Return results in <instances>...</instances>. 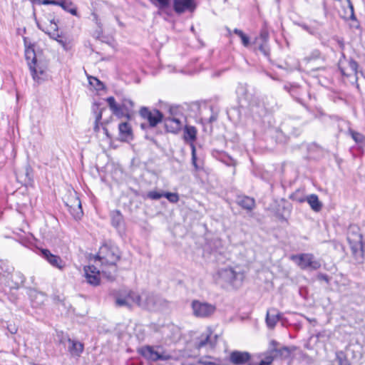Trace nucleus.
I'll list each match as a JSON object with an SVG mask.
<instances>
[{
  "mask_svg": "<svg viewBox=\"0 0 365 365\" xmlns=\"http://www.w3.org/2000/svg\"><path fill=\"white\" fill-rule=\"evenodd\" d=\"M292 350L287 346H284L278 350L275 354H278L282 358H288L291 354Z\"/></svg>",
  "mask_w": 365,
  "mask_h": 365,
  "instance_id": "72a5a7b5",
  "label": "nucleus"
},
{
  "mask_svg": "<svg viewBox=\"0 0 365 365\" xmlns=\"http://www.w3.org/2000/svg\"><path fill=\"white\" fill-rule=\"evenodd\" d=\"M56 3L52 4L53 5H58L62 7L65 11L71 13L73 15H77V9L75 6L71 1H54Z\"/></svg>",
  "mask_w": 365,
  "mask_h": 365,
  "instance_id": "412c9836",
  "label": "nucleus"
},
{
  "mask_svg": "<svg viewBox=\"0 0 365 365\" xmlns=\"http://www.w3.org/2000/svg\"><path fill=\"white\" fill-rule=\"evenodd\" d=\"M235 34H236L241 38L242 43L245 46H247L249 44V38L245 36L243 32L238 29L234 30Z\"/></svg>",
  "mask_w": 365,
  "mask_h": 365,
  "instance_id": "f704fd0d",
  "label": "nucleus"
},
{
  "mask_svg": "<svg viewBox=\"0 0 365 365\" xmlns=\"http://www.w3.org/2000/svg\"><path fill=\"white\" fill-rule=\"evenodd\" d=\"M237 94L240 98H245L247 96V85L240 83L237 88Z\"/></svg>",
  "mask_w": 365,
  "mask_h": 365,
  "instance_id": "cd10ccee",
  "label": "nucleus"
},
{
  "mask_svg": "<svg viewBox=\"0 0 365 365\" xmlns=\"http://www.w3.org/2000/svg\"><path fill=\"white\" fill-rule=\"evenodd\" d=\"M161 304V299L153 293L149 292H143L140 293L139 301L140 307L155 311L160 307Z\"/></svg>",
  "mask_w": 365,
  "mask_h": 365,
  "instance_id": "6e6552de",
  "label": "nucleus"
},
{
  "mask_svg": "<svg viewBox=\"0 0 365 365\" xmlns=\"http://www.w3.org/2000/svg\"><path fill=\"white\" fill-rule=\"evenodd\" d=\"M263 40L265 41L267 38V34L264 33L262 35Z\"/></svg>",
  "mask_w": 365,
  "mask_h": 365,
  "instance_id": "8fccbe9b",
  "label": "nucleus"
},
{
  "mask_svg": "<svg viewBox=\"0 0 365 365\" xmlns=\"http://www.w3.org/2000/svg\"><path fill=\"white\" fill-rule=\"evenodd\" d=\"M147 196L148 198L152 200H158L164 196V192H159L155 190H151L148 192Z\"/></svg>",
  "mask_w": 365,
  "mask_h": 365,
  "instance_id": "c9c22d12",
  "label": "nucleus"
},
{
  "mask_svg": "<svg viewBox=\"0 0 365 365\" xmlns=\"http://www.w3.org/2000/svg\"><path fill=\"white\" fill-rule=\"evenodd\" d=\"M123 222V216L119 211H114L112 213V225L118 228Z\"/></svg>",
  "mask_w": 365,
  "mask_h": 365,
  "instance_id": "a878e982",
  "label": "nucleus"
},
{
  "mask_svg": "<svg viewBox=\"0 0 365 365\" xmlns=\"http://www.w3.org/2000/svg\"><path fill=\"white\" fill-rule=\"evenodd\" d=\"M169 202L175 203L179 200V196L175 192H164V196Z\"/></svg>",
  "mask_w": 365,
  "mask_h": 365,
  "instance_id": "473e14b6",
  "label": "nucleus"
},
{
  "mask_svg": "<svg viewBox=\"0 0 365 365\" xmlns=\"http://www.w3.org/2000/svg\"><path fill=\"white\" fill-rule=\"evenodd\" d=\"M169 111H170V116H168V118L169 119H170L173 122L175 123L176 124H182L181 118L176 113L177 108H170Z\"/></svg>",
  "mask_w": 365,
  "mask_h": 365,
  "instance_id": "c756f323",
  "label": "nucleus"
},
{
  "mask_svg": "<svg viewBox=\"0 0 365 365\" xmlns=\"http://www.w3.org/2000/svg\"><path fill=\"white\" fill-rule=\"evenodd\" d=\"M246 270L240 265L227 266L218 269L212 275L215 284L225 289L240 287L245 278Z\"/></svg>",
  "mask_w": 365,
  "mask_h": 365,
  "instance_id": "f257e3e1",
  "label": "nucleus"
},
{
  "mask_svg": "<svg viewBox=\"0 0 365 365\" xmlns=\"http://www.w3.org/2000/svg\"><path fill=\"white\" fill-rule=\"evenodd\" d=\"M34 4H45L47 5L48 4H55L56 2L53 0H31Z\"/></svg>",
  "mask_w": 365,
  "mask_h": 365,
  "instance_id": "a19ab883",
  "label": "nucleus"
},
{
  "mask_svg": "<svg viewBox=\"0 0 365 365\" xmlns=\"http://www.w3.org/2000/svg\"><path fill=\"white\" fill-rule=\"evenodd\" d=\"M37 295L41 298H44V295L42 293H38Z\"/></svg>",
  "mask_w": 365,
  "mask_h": 365,
  "instance_id": "3c124183",
  "label": "nucleus"
},
{
  "mask_svg": "<svg viewBox=\"0 0 365 365\" xmlns=\"http://www.w3.org/2000/svg\"><path fill=\"white\" fill-rule=\"evenodd\" d=\"M259 49L265 56H268L269 55V50H268V48H267V45L265 43L261 45L260 47H259Z\"/></svg>",
  "mask_w": 365,
  "mask_h": 365,
  "instance_id": "a18cd8bd",
  "label": "nucleus"
},
{
  "mask_svg": "<svg viewBox=\"0 0 365 365\" xmlns=\"http://www.w3.org/2000/svg\"><path fill=\"white\" fill-rule=\"evenodd\" d=\"M155 4L160 8V9H164L169 5L170 0H154Z\"/></svg>",
  "mask_w": 365,
  "mask_h": 365,
  "instance_id": "58836bf2",
  "label": "nucleus"
},
{
  "mask_svg": "<svg viewBox=\"0 0 365 365\" xmlns=\"http://www.w3.org/2000/svg\"><path fill=\"white\" fill-rule=\"evenodd\" d=\"M89 83L94 87L96 90L100 91L103 88V84L96 77H89Z\"/></svg>",
  "mask_w": 365,
  "mask_h": 365,
  "instance_id": "2f4dec72",
  "label": "nucleus"
},
{
  "mask_svg": "<svg viewBox=\"0 0 365 365\" xmlns=\"http://www.w3.org/2000/svg\"><path fill=\"white\" fill-rule=\"evenodd\" d=\"M83 349L84 346L81 342L68 339V351L73 356H80Z\"/></svg>",
  "mask_w": 365,
  "mask_h": 365,
  "instance_id": "a211bd4d",
  "label": "nucleus"
},
{
  "mask_svg": "<svg viewBox=\"0 0 365 365\" xmlns=\"http://www.w3.org/2000/svg\"><path fill=\"white\" fill-rule=\"evenodd\" d=\"M191 148H192V164L195 166V168L196 169H197L198 167H197V163H196V150H195V146H194V145L192 143L191 144Z\"/></svg>",
  "mask_w": 365,
  "mask_h": 365,
  "instance_id": "79ce46f5",
  "label": "nucleus"
},
{
  "mask_svg": "<svg viewBox=\"0 0 365 365\" xmlns=\"http://www.w3.org/2000/svg\"><path fill=\"white\" fill-rule=\"evenodd\" d=\"M101 272H102L103 273H105V272H106V271H105L103 269H102Z\"/></svg>",
  "mask_w": 365,
  "mask_h": 365,
  "instance_id": "603ef678",
  "label": "nucleus"
},
{
  "mask_svg": "<svg viewBox=\"0 0 365 365\" xmlns=\"http://www.w3.org/2000/svg\"><path fill=\"white\" fill-rule=\"evenodd\" d=\"M41 253L42 257L53 267L62 270L66 267L65 262L59 256L53 255L48 250L43 249Z\"/></svg>",
  "mask_w": 365,
  "mask_h": 365,
  "instance_id": "4468645a",
  "label": "nucleus"
},
{
  "mask_svg": "<svg viewBox=\"0 0 365 365\" xmlns=\"http://www.w3.org/2000/svg\"><path fill=\"white\" fill-rule=\"evenodd\" d=\"M142 118L147 120L151 127H155L163 120V114L158 110H150L143 107L140 110Z\"/></svg>",
  "mask_w": 365,
  "mask_h": 365,
  "instance_id": "9b49d317",
  "label": "nucleus"
},
{
  "mask_svg": "<svg viewBox=\"0 0 365 365\" xmlns=\"http://www.w3.org/2000/svg\"><path fill=\"white\" fill-rule=\"evenodd\" d=\"M306 200L314 211L319 212L322 210V203L319 201L317 195L312 194L308 195Z\"/></svg>",
  "mask_w": 365,
  "mask_h": 365,
  "instance_id": "aec40b11",
  "label": "nucleus"
},
{
  "mask_svg": "<svg viewBox=\"0 0 365 365\" xmlns=\"http://www.w3.org/2000/svg\"><path fill=\"white\" fill-rule=\"evenodd\" d=\"M140 353L145 358L153 361H166L170 359V354L160 346H147L141 349Z\"/></svg>",
  "mask_w": 365,
  "mask_h": 365,
  "instance_id": "0eeeda50",
  "label": "nucleus"
},
{
  "mask_svg": "<svg viewBox=\"0 0 365 365\" xmlns=\"http://www.w3.org/2000/svg\"><path fill=\"white\" fill-rule=\"evenodd\" d=\"M277 341H276L275 340H271L269 341V350L267 351V352H272V354L274 355V354L278 351V350L279 349L277 348Z\"/></svg>",
  "mask_w": 365,
  "mask_h": 365,
  "instance_id": "ea45409f",
  "label": "nucleus"
},
{
  "mask_svg": "<svg viewBox=\"0 0 365 365\" xmlns=\"http://www.w3.org/2000/svg\"><path fill=\"white\" fill-rule=\"evenodd\" d=\"M106 101L113 113L118 117L128 113L134 106L133 102L129 99H125L121 105L117 104L113 97H109Z\"/></svg>",
  "mask_w": 365,
  "mask_h": 365,
  "instance_id": "1a4fd4ad",
  "label": "nucleus"
},
{
  "mask_svg": "<svg viewBox=\"0 0 365 365\" xmlns=\"http://www.w3.org/2000/svg\"><path fill=\"white\" fill-rule=\"evenodd\" d=\"M346 1L348 3V6H349V11H350V18L351 19H354L355 16H354V6L351 2V0H346Z\"/></svg>",
  "mask_w": 365,
  "mask_h": 365,
  "instance_id": "37998d69",
  "label": "nucleus"
},
{
  "mask_svg": "<svg viewBox=\"0 0 365 365\" xmlns=\"http://www.w3.org/2000/svg\"><path fill=\"white\" fill-rule=\"evenodd\" d=\"M7 329H8L9 331L12 334H16L18 330L17 327H16L15 324H9L7 326Z\"/></svg>",
  "mask_w": 365,
  "mask_h": 365,
  "instance_id": "c03bdc74",
  "label": "nucleus"
},
{
  "mask_svg": "<svg viewBox=\"0 0 365 365\" xmlns=\"http://www.w3.org/2000/svg\"><path fill=\"white\" fill-rule=\"evenodd\" d=\"M348 242L355 257L363 256L362 235L357 227H351L348 232Z\"/></svg>",
  "mask_w": 365,
  "mask_h": 365,
  "instance_id": "39448f33",
  "label": "nucleus"
},
{
  "mask_svg": "<svg viewBox=\"0 0 365 365\" xmlns=\"http://www.w3.org/2000/svg\"><path fill=\"white\" fill-rule=\"evenodd\" d=\"M197 130L194 126H186L184 138L185 140L193 142L196 139Z\"/></svg>",
  "mask_w": 365,
  "mask_h": 365,
  "instance_id": "b1692460",
  "label": "nucleus"
},
{
  "mask_svg": "<svg viewBox=\"0 0 365 365\" xmlns=\"http://www.w3.org/2000/svg\"><path fill=\"white\" fill-rule=\"evenodd\" d=\"M84 277L88 284L93 286H97L100 284V272L94 265H88L84 267Z\"/></svg>",
  "mask_w": 365,
  "mask_h": 365,
  "instance_id": "ddd939ff",
  "label": "nucleus"
},
{
  "mask_svg": "<svg viewBox=\"0 0 365 365\" xmlns=\"http://www.w3.org/2000/svg\"><path fill=\"white\" fill-rule=\"evenodd\" d=\"M25 57L30 74L36 85H40L49 79L47 63L38 58L33 47L29 46L25 49Z\"/></svg>",
  "mask_w": 365,
  "mask_h": 365,
  "instance_id": "f03ea898",
  "label": "nucleus"
},
{
  "mask_svg": "<svg viewBox=\"0 0 365 365\" xmlns=\"http://www.w3.org/2000/svg\"><path fill=\"white\" fill-rule=\"evenodd\" d=\"M210 333H205L202 334L200 341L197 342V348L200 349L210 344Z\"/></svg>",
  "mask_w": 365,
  "mask_h": 365,
  "instance_id": "7c9ffc66",
  "label": "nucleus"
},
{
  "mask_svg": "<svg viewBox=\"0 0 365 365\" xmlns=\"http://www.w3.org/2000/svg\"><path fill=\"white\" fill-rule=\"evenodd\" d=\"M336 359L338 362V365H350L346 354L341 351L336 352Z\"/></svg>",
  "mask_w": 365,
  "mask_h": 365,
  "instance_id": "bb28decb",
  "label": "nucleus"
},
{
  "mask_svg": "<svg viewBox=\"0 0 365 365\" xmlns=\"http://www.w3.org/2000/svg\"><path fill=\"white\" fill-rule=\"evenodd\" d=\"M196 8L194 0H173L174 11L178 14H182L186 11L192 12Z\"/></svg>",
  "mask_w": 365,
  "mask_h": 365,
  "instance_id": "2eb2a0df",
  "label": "nucleus"
},
{
  "mask_svg": "<svg viewBox=\"0 0 365 365\" xmlns=\"http://www.w3.org/2000/svg\"><path fill=\"white\" fill-rule=\"evenodd\" d=\"M191 307L193 314L199 318L210 317L216 311L215 305L200 300L192 301Z\"/></svg>",
  "mask_w": 365,
  "mask_h": 365,
  "instance_id": "423d86ee",
  "label": "nucleus"
},
{
  "mask_svg": "<svg viewBox=\"0 0 365 365\" xmlns=\"http://www.w3.org/2000/svg\"><path fill=\"white\" fill-rule=\"evenodd\" d=\"M250 199L249 197H244L242 199H239L238 204L242 207L250 210Z\"/></svg>",
  "mask_w": 365,
  "mask_h": 365,
  "instance_id": "e433bc0d",
  "label": "nucleus"
},
{
  "mask_svg": "<svg viewBox=\"0 0 365 365\" xmlns=\"http://www.w3.org/2000/svg\"><path fill=\"white\" fill-rule=\"evenodd\" d=\"M76 202L77 207L76 209L71 210V212L76 219H79L83 215L81 203L78 198L76 199Z\"/></svg>",
  "mask_w": 365,
  "mask_h": 365,
  "instance_id": "c85d7f7f",
  "label": "nucleus"
},
{
  "mask_svg": "<svg viewBox=\"0 0 365 365\" xmlns=\"http://www.w3.org/2000/svg\"><path fill=\"white\" fill-rule=\"evenodd\" d=\"M50 26H51V31H53V34H51L50 32L48 33L51 36L56 40L61 45H62L63 47L66 46V43L61 39V36L58 34V33H55L56 31H57V29H58V26H57V24L54 22V21H51L50 22Z\"/></svg>",
  "mask_w": 365,
  "mask_h": 365,
  "instance_id": "393cba45",
  "label": "nucleus"
},
{
  "mask_svg": "<svg viewBox=\"0 0 365 365\" xmlns=\"http://www.w3.org/2000/svg\"><path fill=\"white\" fill-rule=\"evenodd\" d=\"M118 259L119 256L114 250L108 247L107 245H103L100 248L98 255L95 259V262L101 263L102 265H109L115 271V265Z\"/></svg>",
  "mask_w": 365,
  "mask_h": 365,
  "instance_id": "7ed1b4c3",
  "label": "nucleus"
},
{
  "mask_svg": "<svg viewBox=\"0 0 365 365\" xmlns=\"http://www.w3.org/2000/svg\"><path fill=\"white\" fill-rule=\"evenodd\" d=\"M250 357L249 352L234 351L230 355V361L234 365H243L250 360Z\"/></svg>",
  "mask_w": 365,
  "mask_h": 365,
  "instance_id": "dca6fc26",
  "label": "nucleus"
},
{
  "mask_svg": "<svg viewBox=\"0 0 365 365\" xmlns=\"http://www.w3.org/2000/svg\"><path fill=\"white\" fill-rule=\"evenodd\" d=\"M140 294H138L133 291L126 292L124 296L118 297L115 303L119 307H131L133 305L139 307Z\"/></svg>",
  "mask_w": 365,
  "mask_h": 365,
  "instance_id": "9d476101",
  "label": "nucleus"
},
{
  "mask_svg": "<svg viewBox=\"0 0 365 365\" xmlns=\"http://www.w3.org/2000/svg\"><path fill=\"white\" fill-rule=\"evenodd\" d=\"M339 69L342 75L347 77H354L357 73V63L352 59L340 60Z\"/></svg>",
  "mask_w": 365,
  "mask_h": 365,
  "instance_id": "f8f14e48",
  "label": "nucleus"
},
{
  "mask_svg": "<svg viewBox=\"0 0 365 365\" xmlns=\"http://www.w3.org/2000/svg\"><path fill=\"white\" fill-rule=\"evenodd\" d=\"M295 200L299 202H303L306 200V199L304 197H299V198L296 197Z\"/></svg>",
  "mask_w": 365,
  "mask_h": 365,
  "instance_id": "09e8293b",
  "label": "nucleus"
},
{
  "mask_svg": "<svg viewBox=\"0 0 365 365\" xmlns=\"http://www.w3.org/2000/svg\"><path fill=\"white\" fill-rule=\"evenodd\" d=\"M16 276L18 277L19 279H20L21 284H23L24 282V279H25L24 275L22 274H21V273H18V274H16Z\"/></svg>",
  "mask_w": 365,
  "mask_h": 365,
  "instance_id": "49530a36",
  "label": "nucleus"
},
{
  "mask_svg": "<svg viewBox=\"0 0 365 365\" xmlns=\"http://www.w3.org/2000/svg\"><path fill=\"white\" fill-rule=\"evenodd\" d=\"M102 118V114L101 113H99L98 114V115L96 116V127H95V129H98V122Z\"/></svg>",
  "mask_w": 365,
  "mask_h": 365,
  "instance_id": "de8ad7c7",
  "label": "nucleus"
},
{
  "mask_svg": "<svg viewBox=\"0 0 365 365\" xmlns=\"http://www.w3.org/2000/svg\"><path fill=\"white\" fill-rule=\"evenodd\" d=\"M352 138L356 143H363L364 140V136L359 133H356L354 131L351 132Z\"/></svg>",
  "mask_w": 365,
  "mask_h": 365,
  "instance_id": "4c0bfd02",
  "label": "nucleus"
},
{
  "mask_svg": "<svg viewBox=\"0 0 365 365\" xmlns=\"http://www.w3.org/2000/svg\"><path fill=\"white\" fill-rule=\"evenodd\" d=\"M165 126L168 131L171 133H177L179 130H180L182 124H176L175 123L173 122L170 119H169L168 117L165 118Z\"/></svg>",
  "mask_w": 365,
  "mask_h": 365,
  "instance_id": "5701e85b",
  "label": "nucleus"
},
{
  "mask_svg": "<svg viewBox=\"0 0 365 365\" xmlns=\"http://www.w3.org/2000/svg\"><path fill=\"white\" fill-rule=\"evenodd\" d=\"M291 259L302 269L316 270L321 267V263L313 255L309 253L291 256Z\"/></svg>",
  "mask_w": 365,
  "mask_h": 365,
  "instance_id": "20e7f679",
  "label": "nucleus"
},
{
  "mask_svg": "<svg viewBox=\"0 0 365 365\" xmlns=\"http://www.w3.org/2000/svg\"><path fill=\"white\" fill-rule=\"evenodd\" d=\"M280 319V313L274 309H270L267 312L266 323L269 329H273Z\"/></svg>",
  "mask_w": 365,
  "mask_h": 365,
  "instance_id": "6ab92c4d",
  "label": "nucleus"
},
{
  "mask_svg": "<svg viewBox=\"0 0 365 365\" xmlns=\"http://www.w3.org/2000/svg\"><path fill=\"white\" fill-rule=\"evenodd\" d=\"M258 357L259 359L258 365H272L275 356L272 352H264L260 354Z\"/></svg>",
  "mask_w": 365,
  "mask_h": 365,
  "instance_id": "4be33fe9",
  "label": "nucleus"
},
{
  "mask_svg": "<svg viewBox=\"0 0 365 365\" xmlns=\"http://www.w3.org/2000/svg\"><path fill=\"white\" fill-rule=\"evenodd\" d=\"M119 139L122 141H129L133 139V132L128 123H120L118 125Z\"/></svg>",
  "mask_w": 365,
  "mask_h": 365,
  "instance_id": "f3484780",
  "label": "nucleus"
}]
</instances>
